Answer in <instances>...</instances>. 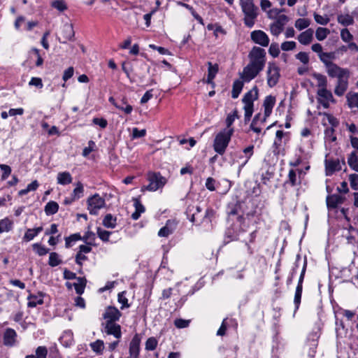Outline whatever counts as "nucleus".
I'll use <instances>...</instances> for the list:
<instances>
[{
  "instance_id": "nucleus-1",
  "label": "nucleus",
  "mask_w": 358,
  "mask_h": 358,
  "mask_svg": "<svg viewBox=\"0 0 358 358\" xmlns=\"http://www.w3.org/2000/svg\"><path fill=\"white\" fill-rule=\"evenodd\" d=\"M241 6L245 15V25L252 28L258 15V8L254 4V0H241Z\"/></svg>"
},
{
  "instance_id": "nucleus-2",
  "label": "nucleus",
  "mask_w": 358,
  "mask_h": 358,
  "mask_svg": "<svg viewBox=\"0 0 358 358\" xmlns=\"http://www.w3.org/2000/svg\"><path fill=\"white\" fill-rule=\"evenodd\" d=\"M233 133L234 129H224L216 135L213 148L217 153L222 155L225 152Z\"/></svg>"
},
{
  "instance_id": "nucleus-3",
  "label": "nucleus",
  "mask_w": 358,
  "mask_h": 358,
  "mask_svg": "<svg viewBox=\"0 0 358 358\" xmlns=\"http://www.w3.org/2000/svg\"><path fill=\"white\" fill-rule=\"evenodd\" d=\"M266 54L264 49L254 46L248 54L249 64L264 69L266 64Z\"/></svg>"
},
{
  "instance_id": "nucleus-4",
  "label": "nucleus",
  "mask_w": 358,
  "mask_h": 358,
  "mask_svg": "<svg viewBox=\"0 0 358 358\" xmlns=\"http://www.w3.org/2000/svg\"><path fill=\"white\" fill-rule=\"evenodd\" d=\"M149 184L143 186L141 190L156 191L162 187L166 182V180L159 173L150 172L147 177Z\"/></svg>"
},
{
  "instance_id": "nucleus-5",
  "label": "nucleus",
  "mask_w": 358,
  "mask_h": 358,
  "mask_svg": "<svg viewBox=\"0 0 358 358\" xmlns=\"http://www.w3.org/2000/svg\"><path fill=\"white\" fill-rule=\"evenodd\" d=\"M266 77L267 84L270 87H273L278 83L280 77V68L275 62H268Z\"/></svg>"
},
{
  "instance_id": "nucleus-6",
  "label": "nucleus",
  "mask_w": 358,
  "mask_h": 358,
  "mask_svg": "<svg viewBox=\"0 0 358 358\" xmlns=\"http://www.w3.org/2000/svg\"><path fill=\"white\" fill-rule=\"evenodd\" d=\"M327 69V73L331 78H337L338 79H341L343 78H348L350 76V71L347 69H343L338 66L336 64H328L327 66H325Z\"/></svg>"
},
{
  "instance_id": "nucleus-7",
  "label": "nucleus",
  "mask_w": 358,
  "mask_h": 358,
  "mask_svg": "<svg viewBox=\"0 0 358 358\" xmlns=\"http://www.w3.org/2000/svg\"><path fill=\"white\" fill-rule=\"evenodd\" d=\"M87 209L91 215H97L99 210L103 208L106 202L98 194H95L87 199Z\"/></svg>"
},
{
  "instance_id": "nucleus-8",
  "label": "nucleus",
  "mask_w": 358,
  "mask_h": 358,
  "mask_svg": "<svg viewBox=\"0 0 358 358\" xmlns=\"http://www.w3.org/2000/svg\"><path fill=\"white\" fill-rule=\"evenodd\" d=\"M262 70L263 69L248 63L243 68L242 73H240V78L245 83H249L256 78Z\"/></svg>"
},
{
  "instance_id": "nucleus-9",
  "label": "nucleus",
  "mask_w": 358,
  "mask_h": 358,
  "mask_svg": "<svg viewBox=\"0 0 358 358\" xmlns=\"http://www.w3.org/2000/svg\"><path fill=\"white\" fill-rule=\"evenodd\" d=\"M251 40L262 47H267L270 40L268 35L262 30H255L250 34Z\"/></svg>"
},
{
  "instance_id": "nucleus-10",
  "label": "nucleus",
  "mask_w": 358,
  "mask_h": 358,
  "mask_svg": "<svg viewBox=\"0 0 358 358\" xmlns=\"http://www.w3.org/2000/svg\"><path fill=\"white\" fill-rule=\"evenodd\" d=\"M318 99L317 101L322 105L324 108L329 106V102H335L332 93L327 90V88L318 89L317 90Z\"/></svg>"
},
{
  "instance_id": "nucleus-11",
  "label": "nucleus",
  "mask_w": 358,
  "mask_h": 358,
  "mask_svg": "<svg viewBox=\"0 0 358 358\" xmlns=\"http://www.w3.org/2000/svg\"><path fill=\"white\" fill-rule=\"evenodd\" d=\"M122 316L120 311L114 306H108L103 314V318L105 320V322H116L120 320Z\"/></svg>"
},
{
  "instance_id": "nucleus-12",
  "label": "nucleus",
  "mask_w": 358,
  "mask_h": 358,
  "mask_svg": "<svg viewBox=\"0 0 358 358\" xmlns=\"http://www.w3.org/2000/svg\"><path fill=\"white\" fill-rule=\"evenodd\" d=\"M103 331L108 335H113L119 339L122 336L121 327L116 322H103Z\"/></svg>"
},
{
  "instance_id": "nucleus-13",
  "label": "nucleus",
  "mask_w": 358,
  "mask_h": 358,
  "mask_svg": "<svg viewBox=\"0 0 358 358\" xmlns=\"http://www.w3.org/2000/svg\"><path fill=\"white\" fill-rule=\"evenodd\" d=\"M74 31L71 24H64L62 28L59 41L60 43H66L69 41H71L74 36Z\"/></svg>"
},
{
  "instance_id": "nucleus-14",
  "label": "nucleus",
  "mask_w": 358,
  "mask_h": 358,
  "mask_svg": "<svg viewBox=\"0 0 358 358\" xmlns=\"http://www.w3.org/2000/svg\"><path fill=\"white\" fill-rule=\"evenodd\" d=\"M258 99V88L257 86H254L251 90L248 92L243 98V102L244 103L243 108H253L254 101Z\"/></svg>"
},
{
  "instance_id": "nucleus-15",
  "label": "nucleus",
  "mask_w": 358,
  "mask_h": 358,
  "mask_svg": "<svg viewBox=\"0 0 358 358\" xmlns=\"http://www.w3.org/2000/svg\"><path fill=\"white\" fill-rule=\"evenodd\" d=\"M141 338L135 334L129 343V358H139Z\"/></svg>"
},
{
  "instance_id": "nucleus-16",
  "label": "nucleus",
  "mask_w": 358,
  "mask_h": 358,
  "mask_svg": "<svg viewBox=\"0 0 358 358\" xmlns=\"http://www.w3.org/2000/svg\"><path fill=\"white\" fill-rule=\"evenodd\" d=\"M17 341V333L11 329L8 328L5 330L3 336V342L4 345L11 347L13 346Z\"/></svg>"
},
{
  "instance_id": "nucleus-17",
  "label": "nucleus",
  "mask_w": 358,
  "mask_h": 358,
  "mask_svg": "<svg viewBox=\"0 0 358 358\" xmlns=\"http://www.w3.org/2000/svg\"><path fill=\"white\" fill-rule=\"evenodd\" d=\"M177 222L175 220H169L165 226L161 228L158 232V236L160 237H168L172 234L176 230Z\"/></svg>"
},
{
  "instance_id": "nucleus-18",
  "label": "nucleus",
  "mask_w": 358,
  "mask_h": 358,
  "mask_svg": "<svg viewBox=\"0 0 358 358\" xmlns=\"http://www.w3.org/2000/svg\"><path fill=\"white\" fill-rule=\"evenodd\" d=\"M313 34L314 31L313 29H307L297 36V40L301 45H308L313 40Z\"/></svg>"
},
{
  "instance_id": "nucleus-19",
  "label": "nucleus",
  "mask_w": 358,
  "mask_h": 358,
  "mask_svg": "<svg viewBox=\"0 0 358 358\" xmlns=\"http://www.w3.org/2000/svg\"><path fill=\"white\" fill-rule=\"evenodd\" d=\"M325 169L327 176L332 175L335 171L341 169L340 161L338 159H325Z\"/></svg>"
},
{
  "instance_id": "nucleus-20",
  "label": "nucleus",
  "mask_w": 358,
  "mask_h": 358,
  "mask_svg": "<svg viewBox=\"0 0 358 358\" xmlns=\"http://www.w3.org/2000/svg\"><path fill=\"white\" fill-rule=\"evenodd\" d=\"M108 100H109L110 103H111L113 106H115L117 109L124 111V113H126L127 115L130 114L133 110V107L127 103V100L125 97H123L121 99V101L122 102V103L126 105L125 107H122V105H120L119 103L116 102L115 99L112 96H110Z\"/></svg>"
},
{
  "instance_id": "nucleus-21",
  "label": "nucleus",
  "mask_w": 358,
  "mask_h": 358,
  "mask_svg": "<svg viewBox=\"0 0 358 358\" xmlns=\"http://www.w3.org/2000/svg\"><path fill=\"white\" fill-rule=\"evenodd\" d=\"M348 78H343L337 80V84L334 90V93L337 96H343L347 90L348 85Z\"/></svg>"
},
{
  "instance_id": "nucleus-22",
  "label": "nucleus",
  "mask_w": 358,
  "mask_h": 358,
  "mask_svg": "<svg viewBox=\"0 0 358 358\" xmlns=\"http://www.w3.org/2000/svg\"><path fill=\"white\" fill-rule=\"evenodd\" d=\"M344 199L338 194H332L327 197V205L329 208H336L338 205L343 203Z\"/></svg>"
},
{
  "instance_id": "nucleus-23",
  "label": "nucleus",
  "mask_w": 358,
  "mask_h": 358,
  "mask_svg": "<svg viewBox=\"0 0 358 358\" xmlns=\"http://www.w3.org/2000/svg\"><path fill=\"white\" fill-rule=\"evenodd\" d=\"M275 99L274 96L269 95L267 96L264 101V113L266 117H269L271 114L272 109L275 105Z\"/></svg>"
},
{
  "instance_id": "nucleus-24",
  "label": "nucleus",
  "mask_w": 358,
  "mask_h": 358,
  "mask_svg": "<svg viewBox=\"0 0 358 358\" xmlns=\"http://www.w3.org/2000/svg\"><path fill=\"white\" fill-rule=\"evenodd\" d=\"M208 78L207 83L209 84H214L213 79L215 78L219 70L217 64H213L210 62H208Z\"/></svg>"
},
{
  "instance_id": "nucleus-25",
  "label": "nucleus",
  "mask_w": 358,
  "mask_h": 358,
  "mask_svg": "<svg viewBox=\"0 0 358 358\" xmlns=\"http://www.w3.org/2000/svg\"><path fill=\"white\" fill-rule=\"evenodd\" d=\"M133 201L134 206L135 207V212L131 214V217L134 220H137L140 217L141 214L145 211V207L138 199L134 198Z\"/></svg>"
},
{
  "instance_id": "nucleus-26",
  "label": "nucleus",
  "mask_w": 358,
  "mask_h": 358,
  "mask_svg": "<svg viewBox=\"0 0 358 358\" xmlns=\"http://www.w3.org/2000/svg\"><path fill=\"white\" fill-rule=\"evenodd\" d=\"M14 222L8 217H5L0 220V234L9 232L13 230Z\"/></svg>"
},
{
  "instance_id": "nucleus-27",
  "label": "nucleus",
  "mask_w": 358,
  "mask_h": 358,
  "mask_svg": "<svg viewBox=\"0 0 358 358\" xmlns=\"http://www.w3.org/2000/svg\"><path fill=\"white\" fill-rule=\"evenodd\" d=\"M347 103L350 108H358V92H349L346 94Z\"/></svg>"
},
{
  "instance_id": "nucleus-28",
  "label": "nucleus",
  "mask_w": 358,
  "mask_h": 358,
  "mask_svg": "<svg viewBox=\"0 0 358 358\" xmlns=\"http://www.w3.org/2000/svg\"><path fill=\"white\" fill-rule=\"evenodd\" d=\"M42 231V227H38L34 229H28L24 235L23 240L27 242L33 240Z\"/></svg>"
},
{
  "instance_id": "nucleus-29",
  "label": "nucleus",
  "mask_w": 358,
  "mask_h": 358,
  "mask_svg": "<svg viewBox=\"0 0 358 358\" xmlns=\"http://www.w3.org/2000/svg\"><path fill=\"white\" fill-rule=\"evenodd\" d=\"M73 178L69 172H60L57 175V183L65 185L72 182Z\"/></svg>"
},
{
  "instance_id": "nucleus-30",
  "label": "nucleus",
  "mask_w": 358,
  "mask_h": 358,
  "mask_svg": "<svg viewBox=\"0 0 358 358\" xmlns=\"http://www.w3.org/2000/svg\"><path fill=\"white\" fill-rule=\"evenodd\" d=\"M244 81L240 80H236L233 83L231 96L233 99H236L239 96L243 87Z\"/></svg>"
},
{
  "instance_id": "nucleus-31",
  "label": "nucleus",
  "mask_w": 358,
  "mask_h": 358,
  "mask_svg": "<svg viewBox=\"0 0 358 358\" xmlns=\"http://www.w3.org/2000/svg\"><path fill=\"white\" fill-rule=\"evenodd\" d=\"M77 282L73 284L76 292L78 294L81 295L85 290V287L87 284V280L85 278L78 277L77 278Z\"/></svg>"
},
{
  "instance_id": "nucleus-32",
  "label": "nucleus",
  "mask_w": 358,
  "mask_h": 358,
  "mask_svg": "<svg viewBox=\"0 0 358 358\" xmlns=\"http://www.w3.org/2000/svg\"><path fill=\"white\" fill-rule=\"evenodd\" d=\"M35 355H27L25 358H47L48 349L45 346H39L36 349Z\"/></svg>"
},
{
  "instance_id": "nucleus-33",
  "label": "nucleus",
  "mask_w": 358,
  "mask_h": 358,
  "mask_svg": "<svg viewBox=\"0 0 358 358\" xmlns=\"http://www.w3.org/2000/svg\"><path fill=\"white\" fill-rule=\"evenodd\" d=\"M348 164L354 171L358 172V157L355 151L352 152L348 157Z\"/></svg>"
},
{
  "instance_id": "nucleus-34",
  "label": "nucleus",
  "mask_w": 358,
  "mask_h": 358,
  "mask_svg": "<svg viewBox=\"0 0 358 358\" xmlns=\"http://www.w3.org/2000/svg\"><path fill=\"white\" fill-rule=\"evenodd\" d=\"M336 59V54L334 52H323L322 55H320V60L324 64V66H327L328 64H332L331 60Z\"/></svg>"
},
{
  "instance_id": "nucleus-35",
  "label": "nucleus",
  "mask_w": 358,
  "mask_h": 358,
  "mask_svg": "<svg viewBox=\"0 0 358 358\" xmlns=\"http://www.w3.org/2000/svg\"><path fill=\"white\" fill-rule=\"evenodd\" d=\"M253 149L254 145H250L245 148L243 150V153L245 155V162H243L238 167V172L241 171V169L244 167V166L248 163L252 155H253Z\"/></svg>"
},
{
  "instance_id": "nucleus-36",
  "label": "nucleus",
  "mask_w": 358,
  "mask_h": 358,
  "mask_svg": "<svg viewBox=\"0 0 358 358\" xmlns=\"http://www.w3.org/2000/svg\"><path fill=\"white\" fill-rule=\"evenodd\" d=\"M337 20L338 23L345 27L352 25L354 23L353 17L349 14L338 15L337 17Z\"/></svg>"
},
{
  "instance_id": "nucleus-37",
  "label": "nucleus",
  "mask_w": 358,
  "mask_h": 358,
  "mask_svg": "<svg viewBox=\"0 0 358 358\" xmlns=\"http://www.w3.org/2000/svg\"><path fill=\"white\" fill-rule=\"evenodd\" d=\"M310 24V20L308 18H299L294 22V27L299 31L308 28Z\"/></svg>"
},
{
  "instance_id": "nucleus-38",
  "label": "nucleus",
  "mask_w": 358,
  "mask_h": 358,
  "mask_svg": "<svg viewBox=\"0 0 358 358\" xmlns=\"http://www.w3.org/2000/svg\"><path fill=\"white\" fill-rule=\"evenodd\" d=\"M59 210V205L55 201H49L45 206V212L47 215H54Z\"/></svg>"
},
{
  "instance_id": "nucleus-39",
  "label": "nucleus",
  "mask_w": 358,
  "mask_h": 358,
  "mask_svg": "<svg viewBox=\"0 0 358 358\" xmlns=\"http://www.w3.org/2000/svg\"><path fill=\"white\" fill-rule=\"evenodd\" d=\"M103 225L107 228H115L116 226V217H114L111 214H107L103 220Z\"/></svg>"
},
{
  "instance_id": "nucleus-40",
  "label": "nucleus",
  "mask_w": 358,
  "mask_h": 358,
  "mask_svg": "<svg viewBox=\"0 0 358 358\" xmlns=\"http://www.w3.org/2000/svg\"><path fill=\"white\" fill-rule=\"evenodd\" d=\"M178 3L182 6L185 7V8H187V10H189L192 16L194 17V19L196 20L200 24L204 25V22L202 17L196 13L192 6L185 3L179 2Z\"/></svg>"
},
{
  "instance_id": "nucleus-41",
  "label": "nucleus",
  "mask_w": 358,
  "mask_h": 358,
  "mask_svg": "<svg viewBox=\"0 0 358 358\" xmlns=\"http://www.w3.org/2000/svg\"><path fill=\"white\" fill-rule=\"evenodd\" d=\"M62 262V259L59 258V255L57 252H52L50 253L48 264L55 267L59 265Z\"/></svg>"
},
{
  "instance_id": "nucleus-42",
  "label": "nucleus",
  "mask_w": 358,
  "mask_h": 358,
  "mask_svg": "<svg viewBox=\"0 0 358 358\" xmlns=\"http://www.w3.org/2000/svg\"><path fill=\"white\" fill-rule=\"evenodd\" d=\"M83 192L84 188L83 184L80 182H78L76 183V187H75L72 193V200H76L80 199L83 196Z\"/></svg>"
},
{
  "instance_id": "nucleus-43",
  "label": "nucleus",
  "mask_w": 358,
  "mask_h": 358,
  "mask_svg": "<svg viewBox=\"0 0 358 358\" xmlns=\"http://www.w3.org/2000/svg\"><path fill=\"white\" fill-rule=\"evenodd\" d=\"M38 186H39V184H38V181L36 180H35L33 182H31L30 184H29L27 185V188L21 189L20 191H19L18 194L20 196L25 195L28 192H29L31 191L36 190L37 188L38 187Z\"/></svg>"
},
{
  "instance_id": "nucleus-44",
  "label": "nucleus",
  "mask_w": 358,
  "mask_h": 358,
  "mask_svg": "<svg viewBox=\"0 0 358 358\" xmlns=\"http://www.w3.org/2000/svg\"><path fill=\"white\" fill-rule=\"evenodd\" d=\"M92 350L97 354H102L104 349V343L101 340H96L95 342L90 343Z\"/></svg>"
},
{
  "instance_id": "nucleus-45",
  "label": "nucleus",
  "mask_w": 358,
  "mask_h": 358,
  "mask_svg": "<svg viewBox=\"0 0 358 358\" xmlns=\"http://www.w3.org/2000/svg\"><path fill=\"white\" fill-rule=\"evenodd\" d=\"M329 32L327 28L318 27L315 31V37L320 41H323L327 37Z\"/></svg>"
},
{
  "instance_id": "nucleus-46",
  "label": "nucleus",
  "mask_w": 358,
  "mask_h": 358,
  "mask_svg": "<svg viewBox=\"0 0 358 358\" xmlns=\"http://www.w3.org/2000/svg\"><path fill=\"white\" fill-rule=\"evenodd\" d=\"M314 78L317 81V87L319 89L327 88V80L325 76L320 73H315Z\"/></svg>"
},
{
  "instance_id": "nucleus-47",
  "label": "nucleus",
  "mask_w": 358,
  "mask_h": 358,
  "mask_svg": "<svg viewBox=\"0 0 358 358\" xmlns=\"http://www.w3.org/2000/svg\"><path fill=\"white\" fill-rule=\"evenodd\" d=\"M28 299H29V302H28L27 305L30 308H34L38 304H42L43 303L42 296H40L38 297L36 296L31 295L30 296H29Z\"/></svg>"
},
{
  "instance_id": "nucleus-48",
  "label": "nucleus",
  "mask_w": 358,
  "mask_h": 358,
  "mask_svg": "<svg viewBox=\"0 0 358 358\" xmlns=\"http://www.w3.org/2000/svg\"><path fill=\"white\" fill-rule=\"evenodd\" d=\"M288 181L292 186H295L301 182L299 178H297L296 171L291 169L288 174Z\"/></svg>"
},
{
  "instance_id": "nucleus-49",
  "label": "nucleus",
  "mask_w": 358,
  "mask_h": 358,
  "mask_svg": "<svg viewBox=\"0 0 358 358\" xmlns=\"http://www.w3.org/2000/svg\"><path fill=\"white\" fill-rule=\"evenodd\" d=\"M157 340L155 337H150L145 342V350L148 351H152L156 349L157 346Z\"/></svg>"
},
{
  "instance_id": "nucleus-50",
  "label": "nucleus",
  "mask_w": 358,
  "mask_h": 358,
  "mask_svg": "<svg viewBox=\"0 0 358 358\" xmlns=\"http://www.w3.org/2000/svg\"><path fill=\"white\" fill-rule=\"evenodd\" d=\"M34 250L39 255L43 256L45 255L49 252V249L46 248L45 246L39 244L34 243L32 245Z\"/></svg>"
},
{
  "instance_id": "nucleus-51",
  "label": "nucleus",
  "mask_w": 358,
  "mask_h": 358,
  "mask_svg": "<svg viewBox=\"0 0 358 358\" xmlns=\"http://www.w3.org/2000/svg\"><path fill=\"white\" fill-rule=\"evenodd\" d=\"M118 302L122 304L121 309L129 308L130 305L128 303V299L126 297V292H122L117 296Z\"/></svg>"
},
{
  "instance_id": "nucleus-52",
  "label": "nucleus",
  "mask_w": 358,
  "mask_h": 358,
  "mask_svg": "<svg viewBox=\"0 0 358 358\" xmlns=\"http://www.w3.org/2000/svg\"><path fill=\"white\" fill-rule=\"evenodd\" d=\"M335 129L334 128H327L324 131V138L329 142H334L336 137L334 135Z\"/></svg>"
},
{
  "instance_id": "nucleus-53",
  "label": "nucleus",
  "mask_w": 358,
  "mask_h": 358,
  "mask_svg": "<svg viewBox=\"0 0 358 358\" xmlns=\"http://www.w3.org/2000/svg\"><path fill=\"white\" fill-rule=\"evenodd\" d=\"M280 48L278 43H272L268 48V53L274 58L280 55Z\"/></svg>"
},
{
  "instance_id": "nucleus-54",
  "label": "nucleus",
  "mask_w": 358,
  "mask_h": 358,
  "mask_svg": "<svg viewBox=\"0 0 358 358\" xmlns=\"http://www.w3.org/2000/svg\"><path fill=\"white\" fill-rule=\"evenodd\" d=\"M238 117V112L236 110H234L231 114L228 115L226 119L227 128L226 129H232L231 126L232 125L234 120Z\"/></svg>"
},
{
  "instance_id": "nucleus-55",
  "label": "nucleus",
  "mask_w": 358,
  "mask_h": 358,
  "mask_svg": "<svg viewBox=\"0 0 358 358\" xmlns=\"http://www.w3.org/2000/svg\"><path fill=\"white\" fill-rule=\"evenodd\" d=\"M270 31L273 35L278 36L283 31V27H281V24H278L274 22L270 25Z\"/></svg>"
},
{
  "instance_id": "nucleus-56",
  "label": "nucleus",
  "mask_w": 358,
  "mask_h": 358,
  "mask_svg": "<svg viewBox=\"0 0 358 358\" xmlns=\"http://www.w3.org/2000/svg\"><path fill=\"white\" fill-rule=\"evenodd\" d=\"M81 240V236L79 234H73L65 238V245L66 248L71 247V243L76 241Z\"/></svg>"
},
{
  "instance_id": "nucleus-57",
  "label": "nucleus",
  "mask_w": 358,
  "mask_h": 358,
  "mask_svg": "<svg viewBox=\"0 0 358 358\" xmlns=\"http://www.w3.org/2000/svg\"><path fill=\"white\" fill-rule=\"evenodd\" d=\"M302 289L303 288L301 286H296L294 299V302L296 309L299 308V304L301 303Z\"/></svg>"
},
{
  "instance_id": "nucleus-58",
  "label": "nucleus",
  "mask_w": 358,
  "mask_h": 358,
  "mask_svg": "<svg viewBox=\"0 0 358 358\" xmlns=\"http://www.w3.org/2000/svg\"><path fill=\"white\" fill-rule=\"evenodd\" d=\"M296 47V43L294 41H285L280 45V48L283 51L293 50Z\"/></svg>"
},
{
  "instance_id": "nucleus-59",
  "label": "nucleus",
  "mask_w": 358,
  "mask_h": 358,
  "mask_svg": "<svg viewBox=\"0 0 358 358\" xmlns=\"http://www.w3.org/2000/svg\"><path fill=\"white\" fill-rule=\"evenodd\" d=\"M110 234V231L103 230L100 227L97 228V235L103 241H108Z\"/></svg>"
},
{
  "instance_id": "nucleus-60",
  "label": "nucleus",
  "mask_w": 358,
  "mask_h": 358,
  "mask_svg": "<svg viewBox=\"0 0 358 358\" xmlns=\"http://www.w3.org/2000/svg\"><path fill=\"white\" fill-rule=\"evenodd\" d=\"M295 57L305 65L309 63V56L306 52H299L295 55Z\"/></svg>"
},
{
  "instance_id": "nucleus-61",
  "label": "nucleus",
  "mask_w": 358,
  "mask_h": 358,
  "mask_svg": "<svg viewBox=\"0 0 358 358\" xmlns=\"http://www.w3.org/2000/svg\"><path fill=\"white\" fill-rule=\"evenodd\" d=\"M341 37L344 42H350L353 38V36L346 28L341 31Z\"/></svg>"
},
{
  "instance_id": "nucleus-62",
  "label": "nucleus",
  "mask_w": 358,
  "mask_h": 358,
  "mask_svg": "<svg viewBox=\"0 0 358 358\" xmlns=\"http://www.w3.org/2000/svg\"><path fill=\"white\" fill-rule=\"evenodd\" d=\"M314 19L317 23L322 25H326L329 22V18L328 17L322 16L317 13H314Z\"/></svg>"
},
{
  "instance_id": "nucleus-63",
  "label": "nucleus",
  "mask_w": 358,
  "mask_h": 358,
  "mask_svg": "<svg viewBox=\"0 0 358 358\" xmlns=\"http://www.w3.org/2000/svg\"><path fill=\"white\" fill-rule=\"evenodd\" d=\"M349 181L352 189L357 190L358 188V174L353 173L349 176Z\"/></svg>"
},
{
  "instance_id": "nucleus-64",
  "label": "nucleus",
  "mask_w": 358,
  "mask_h": 358,
  "mask_svg": "<svg viewBox=\"0 0 358 358\" xmlns=\"http://www.w3.org/2000/svg\"><path fill=\"white\" fill-rule=\"evenodd\" d=\"M52 6L59 11H64L67 8L65 2L63 0H56L53 1L52 3Z\"/></svg>"
}]
</instances>
